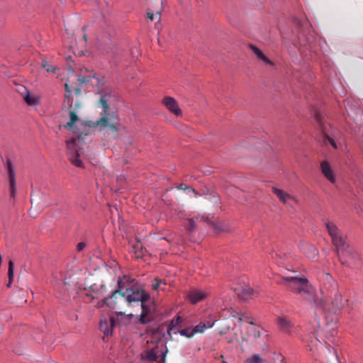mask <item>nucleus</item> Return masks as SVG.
Returning <instances> with one entry per match:
<instances>
[{
	"mask_svg": "<svg viewBox=\"0 0 363 363\" xmlns=\"http://www.w3.org/2000/svg\"><path fill=\"white\" fill-rule=\"evenodd\" d=\"M182 317L178 315L176 320H172L169 323H163L157 328L147 329V332L150 335L147 344H155L152 347H148L141 354V359L149 363H165V354L158 345V342L162 339L173 340L174 336L182 334Z\"/></svg>",
	"mask_w": 363,
	"mask_h": 363,
	"instance_id": "1",
	"label": "nucleus"
},
{
	"mask_svg": "<svg viewBox=\"0 0 363 363\" xmlns=\"http://www.w3.org/2000/svg\"><path fill=\"white\" fill-rule=\"evenodd\" d=\"M276 282L279 284L285 285L292 291L299 294L306 301L314 303L317 306L322 307L325 303L329 301L330 298H331L332 304L337 309L345 306L342 295L338 294L337 290L332 294L331 291H329L325 295L323 291V298L320 300L315 299L313 289L306 278L285 277L279 278L276 280Z\"/></svg>",
	"mask_w": 363,
	"mask_h": 363,
	"instance_id": "2",
	"label": "nucleus"
},
{
	"mask_svg": "<svg viewBox=\"0 0 363 363\" xmlns=\"http://www.w3.org/2000/svg\"><path fill=\"white\" fill-rule=\"evenodd\" d=\"M124 291L128 307L135 303H140L142 312L138 317V322L145 325L153 320L155 308L149 293L139 288L131 289Z\"/></svg>",
	"mask_w": 363,
	"mask_h": 363,
	"instance_id": "3",
	"label": "nucleus"
},
{
	"mask_svg": "<svg viewBox=\"0 0 363 363\" xmlns=\"http://www.w3.org/2000/svg\"><path fill=\"white\" fill-rule=\"evenodd\" d=\"M100 94L99 104L103 108L102 117L97 121L96 125L101 128L108 127L112 131L118 130L116 118L109 113L108 103L115 97L111 89L105 88L99 91Z\"/></svg>",
	"mask_w": 363,
	"mask_h": 363,
	"instance_id": "4",
	"label": "nucleus"
},
{
	"mask_svg": "<svg viewBox=\"0 0 363 363\" xmlns=\"http://www.w3.org/2000/svg\"><path fill=\"white\" fill-rule=\"evenodd\" d=\"M99 304V306L106 305L109 308L114 310L117 316L125 315L122 310L128 307L125 293L119 288L113 291L110 296L104 298Z\"/></svg>",
	"mask_w": 363,
	"mask_h": 363,
	"instance_id": "5",
	"label": "nucleus"
},
{
	"mask_svg": "<svg viewBox=\"0 0 363 363\" xmlns=\"http://www.w3.org/2000/svg\"><path fill=\"white\" fill-rule=\"evenodd\" d=\"M87 133L82 135V133L73 138L72 140L67 142V147L68 150V155L70 162L77 167H82L83 163L80 159L83 155V145L84 138L86 136Z\"/></svg>",
	"mask_w": 363,
	"mask_h": 363,
	"instance_id": "6",
	"label": "nucleus"
},
{
	"mask_svg": "<svg viewBox=\"0 0 363 363\" xmlns=\"http://www.w3.org/2000/svg\"><path fill=\"white\" fill-rule=\"evenodd\" d=\"M215 324V321L205 320L200 321L194 325V323H191L183 318V336L187 338H192L196 335H201L205 331L211 328Z\"/></svg>",
	"mask_w": 363,
	"mask_h": 363,
	"instance_id": "7",
	"label": "nucleus"
},
{
	"mask_svg": "<svg viewBox=\"0 0 363 363\" xmlns=\"http://www.w3.org/2000/svg\"><path fill=\"white\" fill-rule=\"evenodd\" d=\"M320 360L322 363L338 362V357L336 351L328 344L320 342Z\"/></svg>",
	"mask_w": 363,
	"mask_h": 363,
	"instance_id": "8",
	"label": "nucleus"
},
{
	"mask_svg": "<svg viewBox=\"0 0 363 363\" xmlns=\"http://www.w3.org/2000/svg\"><path fill=\"white\" fill-rule=\"evenodd\" d=\"M234 291L239 298L243 301H247L253 296L254 291L247 284L243 283L235 286Z\"/></svg>",
	"mask_w": 363,
	"mask_h": 363,
	"instance_id": "9",
	"label": "nucleus"
},
{
	"mask_svg": "<svg viewBox=\"0 0 363 363\" xmlns=\"http://www.w3.org/2000/svg\"><path fill=\"white\" fill-rule=\"evenodd\" d=\"M208 294L202 290L192 289L186 293V299L191 304H196L204 300Z\"/></svg>",
	"mask_w": 363,
	"mask_h": 363,
	"instance_id": "10",
	"label": "nucleus"
},
{
	"mask_svg": "<svg viewBox=\"0 0 363 363\" xmlns=\"http://www.w3.org/2000/svg\"><path fill=\"white\" fill-rule=\"evenodd\" d=\"M6 169L9 181L10 196L14 199L16 194V177L12 164L10 161L7 162Z\"/></svg>",
	"mask_w": 363,
	"mask_h": 363,
	"instance_id": "11",
	"label": "nucleus"
},
{
	"mask_svg": "<svg viewBox=\"0 0 363 363\" xmlns=\"http://www.w3.org/2000/svg\"><path fill=\"white\" fill-rule=\"evenodd\" d=\"M162 104L174 115L179 116L182 115V110L179 108L176 100L170 96H165L162 101Z\"/></svg>",
	"mask_w": 363,
	"mask_h": 363,
	"instance_id": "12",
	"label": "nucleus"
},
{
	"mask_svg": "<svg viewBox=\"0 0 363 363\" xmlns=\"http://www.w3.org/2000/svg\"><path fill=\"white\" fill-rule=\"evenodd\" d=\"M118 285L119 289L128 291V289L138 288V281L130 276H124L122 279H119Z\"/></svg>",
	"mask_w": 363,
	"mask_h": 363,
	"instance_id": "13",
	"label": "nucleus"
},
{
	"mask_svg": "<svg viewBox=\"0 0 363 363\" xmlns=\"http://www.w3.org/2000/svg\"><path fill=\"white\" fill-rule=\"evenodd\" d=\"M116 324V320L113 317L109 318L101 319L99 324V328L106 335L111 333L112 330Z\"/></svg>",
	"mask_w": 363,
	"mask_h": 363,
	"instance_id": "14",
	"label": "nucleus"
},
{
	"mask_svg": "<svg viewBox=\"0 0 363 363\" xmlns=\"http://www.w3.org/2000/svg\"><path fill=\"white\" fill-rule=\"evenodd\" d=\"M164 0H149L147 5L150 9L155 11V17L158 21L161 18V13L163 10Z\"/></svg>",
	"mask_w": 363,
	"mask_h": 363,
	"instance_id": "15",
	"label": "nucleus"
},
{
	"mask_svg": "<svg viewBox=\"0 0 363 363\" xmlns=\"http://www.w3.org/2000/svg\"><path fill=\"white\" fill-rule=\"evenodd\" d=\"M272 192L279 198V201L284 204L291 205V201H296L293 196L276 187L272 188Z\"/></svg>",
	"mask_w": 363,
	"mask_h": 363,
	"instance_id": "16",
	"label": "nucleus"
},
{
	"mask_svg": "<svg viewBox=\"0 0 363 363\" xmlns=\"http://www.w3.org/2000/svg\"><path fill=\"white\" fill-rule=\"evenodd\" d=\"M332 241L333 244L336 247V251L337 254H339L340 252L343 254L347 250L348 245L346 242L345 237L343 235L342 233L334 238L332 240Z\"/></svg>",
	"mask_w": 363,
	"mask_h": 363,
	"instance_id": "17",
	"label": "nucleus"
},
{
	"mask_svg": "<svg viewBox=\"0 0 363 363\" xmlns=\"http://www.w3.org/2000/svg\"><path fill=\"white\" fill-rule=\"evenodd\" d=\"M323 288L328 292L329 291H331V294L333 292H335L336 290H337V282L333 279V278L331 277V275L328 273H325L323 275Z\"/></svg>",
	"mask_w": 363,
	"mask_h": 363,
	"instance_id": "18",
	"label": "nucleus"
},
{
	"mask_svg": "<svg viewBox=\"0 0 363 363\" xmlns=\"http://www.w3.org/2000/svg\"><path fill=\"white\" fill-rule=\"evenodd\" d=\"M320 169L323 175L332 183H335V177L334 172L327 161H323L320 163Z\"/></svg>",
	"mask_w": 363,
	"mask_h": 363,
	"instance_id": "19",
	"label": "nucleus"
},
{
	"mask_svg": "<svg viewBox=\"0 0 363 363\" xmlns=\"http://www.w3.org/2000/svg\"><path fill=\"white\" fill-rule=\"evenodd\" d=\"M343 256L345 257V261L352 265H355L357 264L358 261L360 259L359 254L351 250H347L344 253Z\"/></svg>",
	"mask_w": 363,
	"mask_h": 363,
	"instance_id": "20",
	"label": "nucleus"
},
{
	"mask_svg": "<svg viewBox=\"0 0 363 363\" xmlns=\"http://www.w3.org/2000/svg\"><path fill=\"white\" fill-rule=\"evenodd\" d=\"M23 99L28 106H35L40 103V98L31 94L24 87Z\"/></svg>",
	"mask_w": 363,
	"mask_h": 363,
	"instance_id": "21",
	"label": "nucleus"
},
{
	"mask_svg": "<svg viewBox=\"0 0 363 363\" xmlns=\"http://www.w3.org/2000/svg\"><path fill=\"white\" fill-rule=\"evenodd\" d=\"M278 325L279 329L286 333H290L292 330V325L289 320L285 317H279L278 318Z\"/></svg>",
	"mask_w": 363,
	"mask_h": 363,
	"instance_id": "22",
	"label": "nucleus"
},
{
	"mask_svg": "<svg viewBox=\"0 0 363 363\" xmlns=\"http://www.w3.org/2000/svg\"><path fill=\"white\" fill-rule=\"evenodd\" d=\"M301 249L302 252L309 258H315L318 255V250L312 245H302Z\"/></svg>",
	"mask_w": 363,
	"mask_h": 363,
	"instance_id": "23",
	"label": "nucleus"
},
{
	"mask_svg": "<svg viewBox=\"0 0 363 363\" xmlns=\"http://www.w3.org/2000/svg\"><path fill=\"white\" fill-rule=\"evenodd\" d=\"M325 225L327 228L328 233L329 235L331 237L332 240L342 233V232L338 229V228L334 223L327 221L325 222Z\"/></svg>",
	"mask_w": 363,
	"mask_h": 363,
	"instance_id": "24",
	"label": "nucleus"
},
{
	"mask_svg": "<svg viewBox=\"0 0 363 363\" xmlns=\"http://www.w3.org/2000/svg\"><path fill=\"white\" fill-rule=\"evenodd\" d=\"M68 109H69L70 121H69V122H68L64 125V128L67 130H71L73 128V125L75 123V122L79 121V118H78L77 113L74 112V111L72 109V105L69 106Z\"/></svg>",
	"mask_w": 363,
	"mask_h": 363,
	"instance_id": "25",
	"label": "nucleus"
},
{
	"mask_svg": "<svg viewBox=\"0 0 363 363\" xmlns=\"http://www.w3.org/2000/svg\"><path fill=\"white\" fill-rule=\"evenodd\" d=\"M250 50L257 55V57L261 60L264 61L267 64L272 65V61L266 57L264 53L256 46L253 45H250Z\"/></svg>",
	"mask_w": 363,
	"mask_h": 363,
	"instance_id": "26",
	"label": "nucleus"
},
{
	"mask_svg": "<svg viewBox=\"0 0 363 363\" xmlns=\"http://www.w3.org/2000/svg\"><path fill=\"white\" fill-rule=\"evenodd\" d=\"M166 282L162 279L155 278L152 281V288L154 291H157L159 290L164 291L166 288Z\"/></svg>",
	"mask_w": 363,
	"mask_h": 363,
	"instance_id": "27",
	"label": "nucleus"
},
{
	"mask_svg": "<svg viewBox=\"0 0 363 363\" xmlns=\"http://www.w3.org/2000/svg\"><path fill=\"white\" fill-rule=\"evenodd\" d=\"M250 325V328L247 329V333L250 336L254 338H258L260 337V330L258 327H257L255 323L251 320L249 321Z\"/></svg>",
	"mask_w": 363,
	"mask_h": 363,
	"instance_id": "28",
	"label": "nucleus"
},
{
	"mask_svg": "<svg viewBox=\"0 0 363 363\" xmlns=\"http://www.w3.org/2000/svg\"><path fill=\"white\" fill-rule=\"evenodd\" d=\"M14 276V264L12 260H9V269H8V277H9V282L7 284V286L10 287Z\"/></svg>",
	"mask_w": 363,
	"mask_h": 363,
	"instance_id": "29",
	"label": "nucleus"
},
{
	"mask_svg": "<svg viewBox=\"0 0 363 363\" xmlns=\"http://www.w3.org/2000/svg\"><path fill=\"white\" fill-rule=\"evenodd\" d=\"M133 250L137 258H140L144 255L145 250H143L142 244L140 242H136L133 245Z\"/></svg>",
	"mask_w": 363,
	"mask_h": 363,
	"instance_id": "30",
	"label": "nucleus"
},
{
	"mask_svg": "<svg viewBox=\"0 0 363 363\" xmlns=\"http://www.w3.org/2000/svg\"><path fill=\"white\" fill-rule=\"evenodd\" d=\"M183 225H184L186 230L190 233H193L196 228V224L193 219H186L185 222H183Z\"/></svg>",
	"mask_w": 363,
	"mask_h": 363,
	"instance_id": "31",
	"label": "nucleus"
},
{
	"mask_svg": "<svg viewBox=\"0 0 363 363\" xmlns=\"http://www.w3.org/2000/svg\"><path fill=\"white\" fill-rule=\"evenodd\" d=\"M183 194H186L191 198L196 197L198 195V193L191 187L186 186L183 184Z\"/></svg>",
	"mask_w": 363,
	"mask_h": 363,
	"instance_id": "32",
	"label": "nucleus"
},
{
	"mask_svg": "<svg viewBox=\"0 0 363 363\" xmlns=\"http://www.w3.org/2000/svg\"><path fill=\"white\" fill-rule=\"evenodd\" d=\"M245 363H264V360L259 354H255L251 357L248 358Z\"/></svg>",
	"mask_w": 363,
	"mask_h": 363,
	"instance_id": "33",
	"label": "nucleus"
},
{
	"mask_svg": "<svg viewBox=\"0 0 363 363\" xmlns=\"http://www.w3.org/2000/svg\"><path fill=\"white\" fill-rule=\"evenodd\" d=\"M91 77H81L77 79V82L79 86L82 85L83 84L89 83L91 81Z\"/></svg>",
	"mask_w": 363,
	"mask_h": 363,
	"instance_id": "34",
	"label": "nucleus"
},
{
	"mask_svg": "<svg viewBox=\"0 0 363 363\" xmlns=\"http://www.w3.org/2000/svg\"><path fill=\"white\" fill-rule=\"evenodd\" d=\"M155 16V11H153L152 9H147V16L150 21H153L154 16Z\"/></svg>",
	"mask_w": 363,
	"mask_h": 363,
	"instance_id": "35",
	"label": "nucleus"
},
{
	"mask_svg": "<svg viewBox=\"0 0 363 363\" xmlns=\"http://www.w3.org/2000/svg\"><path fill=\"white\" fill-rule=\"evenodd\" d=\"M326 138L334 148H337V143L333 138H331L328 135L326 136Z\"/></svg>",
	"mask_w": 363,
	"mask_h": 363,
	"instance_id": "36",
	"label": "nucleus"
},
{
	"mask_svg": "<svg viewBox=\"0 0 363 363\" xmlns=\"http://www.w3.org/2000/svg\"><path fill=\"white\" fill-rule=\"evenodd\" d=\"M86 244L84 242H79L77 245V249L78 251H82L86 247Z\"/></svg>",
	"mask_w": 363,
	"mask_h": 363,
	"instance_id": "37",
	"label": "nucleus"
},
{
	"mask_svg": "<svg viewBox=\"0 0 363 363\" xmlns=\"http://www.w3.org/2000/svg\"><path fill=\"white\" fill-rule=\"evenodd\" d=\"M45 69L48 72H50V73H54L55 70V68L54 67L49 65L45 67Z\"/></svg>",
	"mask_w": 363,
	"mask_h": 363,
	"instance_id": "38",
	"label": "nucleus"
},
{
	"mask_svg": "<svg viewBox=\"0 0 363 363\" xmlns=\"http://www.w3.org/2000/svg\"><path fill=\"white\" fill-rule=\"evenodd\" d=\"M70 97H71V94H69V93H67L65 92V98L67 100V104L69 106V103H70Z\"/></svg>",
	"mask_w": 363,
	"mask_h": 363,
	"instance_id": "39",
	"label": "nucleus"
},
{
	"mask_svg": "<svg viewBox=\"0 0 363 363\" xmlns=\"http://www.w3.org/2000/svg\"><path fill=\"white\" fill-rule=\"evenodd\" d=\"M65 92L69 93V94L72 93L71 87L69 86V84L67 83H66L65 84Z\"/></svg>",
	"mask_w": 363,
	"mask_h": 363,
	"instance_id": "40",
	"label": "nucleus"
},
{
	"mask_svg": "<svg viewBox=\"0 0 363 363\" xmlns=\"http://www.w3.org/2000/svg\"><path fill=\"white\" fill-rule=\"evenodd\" d=\"M238 320L240 322H242V321H248V317H245L244 315H240L239 318H238Z\"/></svg>",
	"mask_w": 363,
	"mask_h": 363,
	"instance_id": "41",
	"label": "nucleus"
},
{
	"mask_svg": "<svg viewBox=\"0 0 363 363\" xmlns=\"http://www.w3.org/2000/svg\"><path fill=\"white\" fill-rule=\"evenodd\" d=\"M74 92L77 95L80 96L82 94V89L79 87L75 88Z\"/></svg>",
	"mask_w": 363,
	"mask_h": 363,
	"instance_id": "42",
	"label": "nucleus"
},
{
	"mask_svg": "<svg viewBox=\"0 0 363 363\" xmlns=\"http://www.w3.org/2000/svg\"><path fill=\"white\" fill-rule=\"evenodd\" d=\"M315 119L320 123V125H322L320 116L319 114L315 115Z\"/></svg>",
	"mask_w": 363,
	"mask_h": 363,
	"instance_id": "43",
	"label": "nucleus"
},
{
	"mask_svg": "<svg viewBox=\"0 0 363 363\" xmlns=\"http://www.w3.org/2000/svg\"><path fill=\"white\" fill-rule=\"evenodd\" d=\"M214 230H215V231H218V230H220V231H222V230H225V229L222 228H220V227H218V226L216 225V226H215V227H214Z\"/></svg>",
	"mask_w": 363,
	"mask_h": 363,
	"instance_id": "44",
	"label": "nucleus"
},
{
	"mask_svg": "<svg viewBox=\"0 0 363 363\" xmlns=\"http://www.w3.org/2000/svg\"><path fill=\"white\" fill-rule=\"evenodd\" d=\"M48 65V64L47 63L46 61H43V62H42L43 67L45 68Z\"/></svg>",
	"mask_w": 363,
	"mask_h": 363,
	"instance_id": "45",
	"label": "nucleus"
},
{
	"mask_svg": "<svg viewBox=\"0 0 363 363\" xmlns=\"http://www.w3.org/2000/svg\"><path fill=\"white\" fill-rule=\"evenodd\" d=\"M133 314H129V315H126V316H125V318H126L128 320H130L133 318Z\"/></svg>",
	"mask_w": 363,
	"mask_h": 363,
	"instance_id": "46",
	"label": "nucleus"
},
{
	"mask_svg": "<svg viewBox=\"0 0 363 363\" xmlns=\"http://www.w3.org/2000/svg\"><path fill=\"white\" fill-rule=\"evenodd\" d=\"M74 106H75V109H77L80 107L81 104H80V103L77 102Z\"/></svg>",
	"mask_w": 363,
	"mask_h": 363,
	"instance_id": "47",
	"label": "nucleus"
},
{
	"mask_svg": "<svg viewBox=\"0 0 363 363\" xmlns=\"http://www.w3.org/2000/svg\"><path fill=\"white\" fill-rule=\"evenodd\" d=\"M220 201L218 197H215V202L217 203Z\"/></svg>",
	"mask_w": 363,
	"mask_h": 363,
	"instance_id": "48",
	"label": "nucleus"
},
{
	"mask_svg": "<svg viewBox=\"0 0 363 363\" xmlns=\"http://www.w3.org/2000/svg\"><path fill=\"white\" fill-rule=\"evenodd\" d=\"M83 37H84V40H86V34H84Z\"/></svg>",
	"mask_w": 363,
	"mask_h": 363,
	"instance_id": "49",
	"label": "nucleus"
},
{
	"mask_svg": "<svg viewBox=\"0 0 363 363\" xmlns=\"http://www.w3.org/2000/svg\"><path fill=\"white\" fill-rule=\"evenodd\" d=\"M223 363H227L226 362H225L224 360L222 362Z\"/></svg>",
	"mask_w": 363,
	"mask_h": 363,
	"instance_id": "50",
	"label": "nucleus"
},
{
	"mask_svg": "<svg viewBox=\"0 0 363 363\" xmlns=\"http://www.w3.org/2000/svg\"><path fill=\"white\" fill-rule=\"evenodd\" d=\"M179 1H180L181 0H178Z\"/></svg>",
	"mask_w": 363,
	"mask_h": 363,
	"instance_id": "51",
	"label": "nucleus"
}]
</instances>
